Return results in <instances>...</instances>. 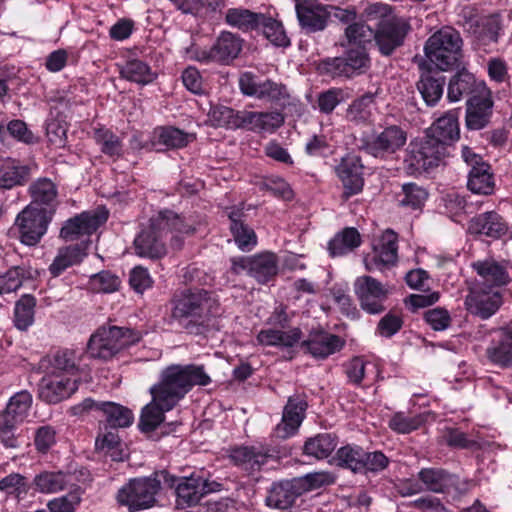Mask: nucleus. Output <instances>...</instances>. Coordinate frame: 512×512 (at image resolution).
<instances>
[{"mask_svg": "<svg viewBox=\"0 0 512 512\" xmlns=\"http://www.w3.org/2000/svg\"><path fill=\"white\" fill-rule=\"evenodd\" d=\"M192 224H188L173 211L160 212L150 219V224L143 228L135 237L133 247L135 254L142 258L160 259L166 255L164 237L168 231L175 233L171 245L180 249L183 241L179 234L194 232Z\"/></svg>", "mask_w": 512, "mask_h": 512, "instance_id": "nucleus-1", "label": "nucleus"}, {"mask_svg": "<svg viewBox=\"0 0 512 512\" xmlns=\"http://www.w3.org/2000/svg\"><path fill=\"white\" fill-rule=\"evenodd\" d=\"M218 313V300L208 291L195 289L174 297L171 318L188 333L200 334Z\"/></svg>", "mask_w": 512, "mask_h": 512, "instance_id": "nucleus-2", "label": "nucleus"}, {"mask_svg": "<svg viewBox=\"0 0 512 512\" xmlns=\"http://www.w3.org/2000/svg\"><path fill=\"white\" fill-rule=\"evenodd\" d=\"M77 372L73 353L68 350L57 352L39 383L40 399L56 404L70 397L78 389Z\"/></svg>", "mask_w": 512, "mask_h": 512, "instance_id": "nucleus-3", "label": "nucleus"}, {"mask_svg": "<svg viewBox=\"0 0 512 512\" xmlns=\"http://www.w3.org/2000/svg\"><path fill=\"white\" fill-rule=\"evenodd\" d=\"M210 383L211 378L203 366L173 364L162 371L159 383L151 388L157 391L158 398L166 402V406L175 407L194 386Z\"/></svg>", "mask_w": 512, "mask_h": 512, "instance_id": "nucleus-4", "label": "nucleus"}, {"mask_svg": "<svg viewBox=\"0 0 512 512\" xmlns=\"http://www.w3.org/2000/svg\"><path fill=\"white\" fill-rule=\"evenodd\" d=\"M462 38L452 27H444L432 34L425 43L424 52L429 62L440 71H448L461 58Z\"/></svg>", "mask_w": 512, "mask_h": 512, "instance_id": "nucleus-5", "label": "nucleus"}, {"mask_svg": "<svg viewBox=\"0 0 512 512\" xmlns=\"http://www.w3.org/2000/svg\"><path fill=\"white\" fill-rule=\"evenodd\" d=\"M140 339L141 334L131 329L117 326L100 327L91 335L87 352L93 358L107 360Z\"/></svg>", "mask_w": 512, "mask_h": 512, "instance_id": "nucleus-6", "label": "nucleus"}, {"mask_svg": "<svg viewBox=\"0 0 512 512\" xmlns=\"http://www.w3.org/2000/svg\"><path fill=\"white\" fill-rule=\"evenodd\" d=\"M32 402L31 393L21 390L10 397L6 408L0 412V440L5 447H18L14 430L28 417Z\"/></svg>", "mask_w": 512, "mask_h": 512, "instance_id": "nucleus-7", "label": "nucleus"}, {"mask_svg": "<svg viewBox=\"0 0 512 512\" xmlns=\"http://www.w3.org/2000/svg\"><path fill=\"white\" fill-rule=\"evenodd\" d=\"M157 476L155 474V476L131 479L119 489L117 493L118 503L128 507L130 511L152 507L161 488V481Z\"/></svg>", "mask_w": 512, "mask_h": 512, "instance_id": "nucleus-8", "label": "nucleus"}, {"mask_svg": "<svg viewBox=\"0 0 512 512\" xmlns=\"http://www.w3.org/2000/svg\"><path fill=\"white\" fill-rule=\"evenodd\" d=\"M241 92L260 101L285 107L292 103L287 87L272 79H260L252 72H244L239 77Z\"/></svg>", "mask_w": 512, "mask_h": 512, "instance_id": "nucleus-9", "label": "nucleus"}, {"mask_svg": "<svg viewBox=\"0 0 512 512\" xmlns=\"http://www.w3.org/2000/svg\"><path fill=\"white\" fill-rule=\"evenodd\" d=\"M407 141L406 131L398 125H388L374 130L362 139L361 148L367 154L381 160L391 159Z\"/></svg>", "mask_w": 512, "mask_h": 512, "instance_id": "nucleus-10", "label": "nucleus"}, {"mask_svg": "<svg viewBox=\"0 0 512 512\" xmlns=\"http://www.w3.org/2000/svg\"><path fill=\"white\" fill-rule=\"evenodd\" d=\"M446 155L447 148L426 135L422 140L410 144L404 163L408 173L417 174L439 166Z\"/></svg>", "mask_w": 512, "mask_h": 512, "instance_id": "nucleus-11", "label": "nucleus"}, {"mask_svg": "<svg viewBox=\"0 0 512 512\" xmlns=\"http://www.w3.org/2000/svg\"><path fill=\"white\" fill-rule=\"evenodd\" d=\"M418 478L426 490L449 494L453 497L467 493L475 485L472 480L462 479L440 468H423L419 471Z\"/></svg>", "mask_w": 512, "mask_h": 512, "instance_id": "nucleus-12", "label": "nucleus"}, {"mask_svg": "<svg viewBox=\"0 0 512 512\" xmlns=\"http://www.w3.org/2000/svg\"><path fill=\"white\" fill-rule=\"evenodd\" d=\"M50 221L51 210L28 205L15 221L21 242L28 246L36 245L46 233Z\"/></svg>", "mask_w": 512, "mask_h": 512, "instance_id": "nucleus-13", "label": "nucleus"}, {"mask_svg": "<svg viewBox=\"0 0 512 512\" xmlns=\"http://www.w3.org/2000/svg\"><path fill=\"white\" fill-rule=\"evenodd\" d=\"M172 485L175 486L176 504L182 509L197 505L205 495L218 491L220 487V484L196 474L174 478Z\"/></svg>", "mask_w": 512, "mask_h": 512, "instance_id": "nucleus-14", "label": "nucleus"}, {"mask_svg": "<svg viewBox=\"0 0 512 512\" xmlns=\"http://www.w3.org/2000/svg\"><path fill=\"white\" fill-rule=\"evenodd\" d=\"M398 236L391 230H385L373 244V250L364 259L367 271H383L394 266L398 259Z\"/></svg>", "mask_w": 512, "mask_h": 512, "instance_id": "nucleus-15", "label": "nucleus"}, {"mask_svg": "<svg viewBox=\"0 0 512 512\" xmlns=\"http://www.w3.org/2000/svg\"><path fill=\"white\" fill-rule=\"evenodd\" d=\"M410 30L409 22L402 17H389L382 20L373 38L382 55L389 56L404 43Z\"/></svg>", "mask_w": 512, "mask_h": 512, "instance_id": "nucleus-16", "label": "nucleus"}, {"mask_svg": "<svg viewBox=\"0 0 512 512\" xmlns=\"http://www.w3.org/2000/svg\"><path fill=\"white\" fill-rule=\"evenodd\" d=\"M108 215L109 213L104 207L83 212L65 222L60 236L65 241H74L82 236H90L107 221Z\"/></svg>", "mask_w": 512, "mask_h": 512, "instance_id": "nucleus-17", "label": "nucleus"}, {"mask_svg": "<svg viewBox=\"0 0 512 512\" xmlns=\"http://www.w3.org/2000/svg\"><path fill=\"white\" fill-rule=\"evenodd\" d=\"M471 267L476 273L475 286L501 290L511 282L508 264L505 261L489 257L474 261Z\"/></svg>", "mask_w": 512, "mask_h": 512, "instance_id": "nucleus-18", "label": "nucleus"}, {"mask_svg": "<svg viewBox=\"0 0 512 512\" xmlns=\"http://www.w3.org/2000/svg\"><path fill=\"white\" fill-rule=\"evenodd\" d=\"M354 291L366 312L378 314L384 310L383 302L388 291L380 281L371 276H360L354 282Z\"/></svg>", "mask_w": 512, "mask_h": 512, "instance_id": "nucleus-19", "label": "nucleus"}, {"mask_svg": "<svg viewBox=\"0 0 512 512\" xmlns=\"http://www.w3.org/2000/svg\"><path fill=\"white\" fill-rule=\"evenodd\" d=\"M308 404L306 397L295 394L288 398L281 422L274 429L276 437L287 439L294 436L305 419Z\"/></svg>", "mask_w": 512, "mask_h": 512, "instance_id": "nucleus-20", "label": "nucleus"}, {"mask_svg": "<svg viewBox=\"0 0 512 512\" xmlns=\"http://www.w3.org/2000/svg\"><path fill=\"white\" fill-rule=\"evenodd\" d=\"M229 459L234 466L252 475L261 471L272 459V455L270 450L262 445L235 446L230 449Z\"/></svg>", "mask_w": 512, "mask_h": 512, "instance_id": "nucleus-21", "label": "nucleus"}, {"mask_svg": "<svg viewBox=\"0 0 512 512\" xmlns=\"http://www.w3.org/2000/svg\"><path fill=\"white\" fill-rule=\"evenodd\" d=\"M503 303L501 290L475 286L466 296L467 309L481 319H488L494 315Z\"/></svg>", "mask_w": 512, "mask_h": 512, "instance_id": "nucleus-22", "label": "nucleus"}, {"mask_svg": "<svg viewBox=\"0 0 512 512\" xmlns=\"http://www.w3.org/2000/svg\"><path fill=\"white\" fill-rule=\"evenodd\" d=\"M295 11L300 26L308 32L324 30L330 16L317 0H295Z\"/></svg>", "mask_w": 512, "mask_h": 512, "instance_id": "nucleus-23", "label": "nucleus"}, {"mask_svg": "<svg viewBox=\"0 0 512 512\" xmlns=\"http://www.w3.org/2000/svg\"><path fill=\"white\" fill-rule=\"evenodd\" d=\"M284 123L280 112L241 111L238 129H246L254 133H273Z\"/></svg>", "mask_w": 512, "mask_h": 512, "instance_id": "nucleus-24", "label": "nucleus"}, {"mask_svg": "<svg viewBox=\"0 0 512 512\" xmlns=\"http://www.w3.org/2000/svg\"><path fill=\"white\" fill-rule=\"evenodd\" d=\"M488 360L501 368L512 366V322L496 331L486 349Z\"/></svg>", "mask_w": 512, "mask_h": 512, "instance_id": "nucleus-25", "label": "nucleus"}, {"mask_svg": "<svg viewBox=\"0 0 512 512\" xmlns=\"http://www.w3.org/2000/svg\"><path fill=\"white\" fill-rule=\"evenodd\" d=\"M304 491L303 483L299 479L274 483L269 490L266 503L271 508L288 509Z\"/></svg>", "mask_w": 512, "mask_h": 512, "instance_id": "nucleus-26", "label": "nucleus"}, {"mask_svg": "<svg viewBox=\"0 0 512 512\" xmlns=\"http://www.w3.org/2000/svg\"><path fill=\"white\" fill-rule=\"evenodd\" d=\"M493 100L490 92L476 95L468 99L466 104L465 124L468 130H481L491 119Z\"/></svg>", "mask_w": 512, "mask_h": 512, "instance_id": "nucleus-27", "label": "nucleus"}, {"mask_svg": "<svg viewBox=\"0 0 512 512\" xmlns=\"http://www.w3.org/2000/svg\"><path fill=\"white\" fill-rule=\"evenodd\" d=\"M363 165L357 156L347 155L336 166L337 176L343 183L345 194L351 196L359 193L364 184L362 177Z\"/></svg>", "mask_w": 512, "mask_h": 512, "instance_id": "nucleus-28", "label": "nucleus"}, {"mask_svg": "<svg viewBox=\"0 0 512 512\" xmlns=\"http://www.w3.org/2000/svg\"><path fill=\"white\" fill-rule=\"evenodd\" d=\"M302 346L314 358L325 359L339 351L344 346V341L339 336L325 331H313Z\"/></svg>", "mask_w": 512, "mask_h": 512, "instance_id": "nucleus-29", "label": "nucleus"}, {"mask_svg": "<svg viewBox=\"0 0 512 512\" xmlns=\"http://www.w3.org/2000/svg\"><path fill=\"white\" fill-rule=\"evenodd\" d=\"M83 406L85 409L102 411L108 425L113 428L129 427L134 419L130 409L114 402H95L92 399H86Z\"/></svg>", "mask_w": 512, "mask_h": 512, "instance_id": "nucleus-30", "label": "nucleus"}, {"mask_svg": "<svg viewBox=\"0 0 512 512\" xmlns=\"http://www.w3.org/2000/svg\"><path fill=\"white\" fill-rule=\"evenodd\" d=\"M427 135L435 138L447 148L448 145L456 142L460 137L458 111L451 110L438 118L429 128Z\"/></svg>", "mask_w": 512, "mask_h": 512, "instance_id": "nucleus-31", "label": "nucleus"}, {"mask_svg": "<svg viewBox=\"0 0 512 512\" xmlns=\"http://www.w3.org/2000/svg\"><path fill=\"white\" fill-rule=\"evenodd\" d=\"M469 231L473 234L498 239L507 233L508 226L498 213L490 211L472 218L469 223Z\"/></svg>", "mask_w": 512, "mask_h": 512, "instance_id": "nucleus-32", "label": "nucleus"}, {"mask_svg": "<svg viewBox=\"0 0 512 512\" xmlns=\"http://www.w3.org/2000/svg\"><path fill=\"white\" fill-rule=\"evenodd\" d=\"M29 179V167L11 157H0V188L12 189Z\"/></svg>", "mask_w": 512, "mask_h": 512, "instance_id": "nucleus-33", "label": "nucleus"}, {"mask_svg": "<svg viewBox=\"0 0 512 512\" xmlns=\"http://www.w3.org/2000/svg\"><path fill=\"white\" fill-rule=\"evenodd\" d=\"M345 373L348 382L356 386L370 385L379 377L378 366L373 362L365 361L362 357L351 359L345 365Z\"/></svg>", "mask_w": 512, "mask_h": 512, "instance_id": "nucleus-34", "label": "nucleus"}, {"mask_svg": "<svg viewBox=\"0 0 512 512\" xmlns=\"http://www.w3.org/2000/svg\"><path fill=\"white\" fill-rule=\"evenodd\" d=\"M152 400L142 409L139 427L142 431L150 432L155 430L164 420L165 412L174 407L166 406V402L160 400L157 391L150 388Z\"/></svg>", "mask_w": 512, "mask_h": 512, "instance_id": "nucleus-35", "label": "nucleus"}, {"mask_svg": "<svg viewBox=\"0 0 512 512\" xmlns=\"http://www.w3.org/2000/svg\"><path fill=\"white\" fill-rule=\"evenodd\" d=\"M73 480L70 473L45 471L35 476L34 485L39 492L51 494L75 487Z\"/></svg>", "mask_w": 512, "mask_h": 512, "instance_id": "nucleus-36", "label": "nucleus"}, {"mask_svg": "<svg viewBox=\"0 0 512 512\" xmlns=\"http://www.w3.org/2000/svg\"><path fill=\"white\" fill-rule=\"evenodd\" d=\"M88 242H81L59 249L57 256L49 267L53 276H59L68 267L79 264L86 256Z\"/></svg>", "mask_w": 512, "mask_h": 512, "instance_id": "nucleus-37", "label": "nucleus"}, {"mask_svg": "<svg viewBox=\"0 0 512 512\" xmlns=\"http://www.w3.org/2000/svg\"><path fill=\"white\" fill-rule=\"evenodd\" d=\"M278 272V259L272 252H263L250 257V276L259 283H267Z\"/></svg>", "mask_w": 512, "mask_h": 512, "instance_id": "nucleus-38", "label": "nucleus"}, {"mask_svg": "<svg viewBox=\"0 0 512 512\" xmlns=\"http://www.w3.org/2000/svg\"><path fill=\"white\" fill-rule=\"evenodd\" d=\"M241 217L242 211L239 209L229 213L230 230L238 248L242 251H250L257 244V236L252 228L243 223Z\"/></svg>", "mask_w": 512, "mask_h": 512, "instance_id": "nucleus-39", "label": "nucleus"}, {"mask_svg": "<svg viewBox=\"0 0 512 512\" xmlns=\"http://www.w3.org/2000/svg\"><path fill=\"white\" fill-rule=\"evenodd\" d=\"M215 62L228 64L238 57L242 50V40L235 34L224 31L212 46Z\"/></svg>", "mask_w": 512, "mask_h": 512, "instance_id": "nucleus-40", "label": "nucleus"}, {"mask_svg": "<svg viewBox=\"0 0 512 512\" xmlns=\"http://www.w3.org/2000/svg\"><path fill=\"white\" fill-rule=\"evenodd\" d=\"M468 189L479 195H491L495 189V179L489 164H482L468 172Z\"/></svg>", "mask_w": 512, "mask_h": 512, "instance_id": "nucleus-41", "label": "nucleus"}, {"mask_svg": "<svg viewBox=\"0 0 512 512\" xmlns=\"http://www.w3.org/2000/svg\"><path fill=\"white\" fill-rule=\"evenodd\" d=\"M225 21L229 26L242 32L259 31L263 14L245 8H230L225 14Z\"/></svg>", "mask_w": 512, "mask_h": 512, "instance_id": "nucleus-42", "label": "nucleus"}, {"mask_svg": "<svg viewBox=\"0 0 512 512\" xmlns=\"http://www.w3.org/2000/svg\"><path fill=\"white\" fill-rule=\"evenodd\" d=\"M502 31L501 18L498 14L481 17L473 29L475 38L483 45L496 43Z\"/></svg>", "mask_w": 512, "mask_h": 512, "instance_id": "nucleus-43", "label": "nucleus"}, {"mask_svg": "<svg viewBox=\"0 0 512 512\" xmlns=\"http://www.w3.org/2000/svg\"><path fill=\"white\" fill-rule=\"evenodd\" d=\"M301 331L293 328L288 331L275 329L261 330L257 335V342L264 346L292 347L299 342Z\"/></svg>", "mask_w": 512, "mask_h": 512, "instance_id": "nucleus-44", "label": "nucleus"}, {"mask_svg": "<svg viewBox=\"0 0 512 512\" xmlns=\"http://www.w3.org/2000/svg\"><path fill=\"white\" fill-rule=\"evenodd\" d=\"M475 86V76L466 69H462L450 79L447 89V98L450 102H458L465 95L471 94Z\"/></svg>", "mask_w": 512, "mask_h": 512, "instance_id": "nucleus-45", "label": "nucleus"}, {"mask_svg": "<svg viewBox=\"0 0 512 512\" xmlns=\"http://www.w3.org/2000/svg\"><path fill=\"white\" fill-rule=\"evenodd\" d=\"M445 86L444 76L423 74L417 84V88L428 106H434L441 99Z\"/></svg>", "mask_w": 512, "mask_h": 512, "instance_id": "nucleus-46", "label": "nucleus"}, {"mask_svg": "<svg viewBox=\"0 0 512 512\" xmlns=\"http://www.w3.org/2000/svg\"><path fill=\"white\" fill-rule=\"evenodd\" d=\"M120 75L128 81L135 82L140 85H147L153 82L157 76L147 63L139 59L127 61L121 67Z\"/></svg>", "mask_w": 512, "mask_h": 512, "instance_id": "nucleus-47", "label": "nucleus"}, {"mask_svg": "<svg viewBox=\"0 0 512 512\" xmlns=\"http://www.w3.org/2000/svg\"><path fill=\"white\" fill-rule=\"evenodd\" d=\"M375 108V95L373 93H366L355 99L348 106L346 118L356 124L366 123L371 120Z\"/></svg>", "mask_w": 512, "mask_h": 512, "instance_id": "nucleus-48", "label": "nucleus"}, {"mask_svg": "<svg viewBox=\"0 0 512 512\" xmlns=\"http://www.w3.org/2000/svg\"><path fill=\"white\" fill-rule=\"evenodd\" d=\"M361 236L359 232L352 227L345 228L342 232L335 235L329 242V252L335 256H342L360 246Z\"/></svg>", "mask_w": 512, "mask_h": 512, "instance_id": "nucleus-49", "label": "nucleus"}, {"mask_svg": "<svg viewBox=\"0 0 512 512\" xmlns=\"http://www.w3.org/2000/svg\"><path fill=\"white\" fill-rule=\"evenodd\" d=\"M156 138L157 142L166 148L179 149L192 142L195 136L176 127L166 126L156 130Z\"/></svg>", "mask_w": 512, "mask_h": 512, "instance_id": "nucleus-50", "label": "nucleus"}, {"mask_svg": "<svg viewBox=\"0 0 512 512\" xmlns=\"http://www.w3.org/2000/svg\"><path fill=\"white\" fill-rule=\"evenodd\" d=\"M336 446L337 441L334 436L329 433H322L305 442L304 453L316 459H325L331 455Z\"/></svg>", "mask_w": 512, "mask_h": 512, "instance_id": "nucleus-51", "label": "nucleus"}, {"mask_svg": "<svg viewBox=\"0 0 512 512\" xmlns=\"http://www.w3.org/2000/svg\"><path fill=\"white\" fill-rule=\"evenodd\" d=\"M32 203L30 205L39 207L46 205L52 207L57 197L55 184L47 178H41L31 184L29 188Z\"/></svg>", "mask_w": 512, "mask_h": 512, "instance_id": "nucleus-52", "label": "nucleus"}, {"mask_svg": "<svg viewBox=\"0 0 512 512\" xmlns=\"http://www.w3.org/2000/svg\"><path fill=\"white\" fill-rule=\"evenodd\" d=\"M36 299L29 294L23 295L15 304L14 325L21 331L27 330L34 323Z\"/></svg>", "mask_w": 512, "mask_h": 512, "instance_id": "nucleus-53", "label": "nucleus"}, {"mask_svg": "<svg viewBox=\"0 0 512 512\" xmlns=\"http://www.w3.org/2000/svg\"><path fill=\"white\" fill-rule=\"evenodd\" d=\"M426 421L424 414L394 413L388 421L391 430L398 434H408L419 429Z\"/></svg>", "mask_w": 512, "mask_h": 512, "instance_id": "nucleus-54", "label": "nucleus"}, {"mask_svg": "<svg viewBox=\"0 0 512 512\" xmlns=\"http://www.w3.org/2000/svg\"><path fill=\"white\" fill-rule=\"evenodd\" d=\"M362 455V447L357 445H346L337 451L335 460L338 466L360 473L363 471Z\"/></svg>", "mask_w": 512, "mask_h": 512, "instance_id": "nucleus-55", "label": "nucleus"}, {"mask_svg": "<svg viewBox=\"0 0 512 512\" xmlns=\"http://www.w3.org/2000/svg\"><path fill=\"white\" fill-rule=\"evenodd\" d=\"M177 9L185 14L206 16L215 12L220 6V0H170Z\"/></svg>", "mask_w": 512, "mask_h": 512, "instance_id": "nucleus-56", "label": "nucleus"}, {"mask_svg": "<svg viewBox=\"0 0 512 512\" xmlns=\"http://www.w3.org/2000/svg\"><path fill=\"white\" fill-rule=\"evenodd\" d=\"M177 9L185 14L206 16L215 12L220 6V0H170Z\"/></svg>", "mask_w": 512, "mask_h": 512, "instance_id": "nucleus-57", "label": "nucleus"}, {"mask_svg": "<svg viewBox=\"0 0 512 512\" xmlns=\"http://www.w3.org/2000/svg\"><path fill=\"white\" fill-rule=\"evenodd\" d=\"M427 191L415 183H407L402 186L398 202L401 206L416 210L420 209L427 200Z\"/></svg>", "mask_w": 512, "mask_h": 512, "instance_id": "nucleus-58", "label": "nucleus"}, {"mask_svg": "<svg viewBox=\"0 0 512 512\" xmlns=\"http://www.w3.org/2000/svg\"><path fill=\"white\" fill-rule=\"evenodd\" d=\"M240 112L227 106L218 105L211 107L208 117L216 127L238 129Z\"/></svg>", "mask_w": 512, "mask_h": 512, "instance_id": "nucleus-59", "label": "nucleus"}, {"mask_svg": "<svg viewBox=\"0 0 512 512\" xmlns=\"http://www.w3.org/2000/svg\"><path fill=\"white\" fill-rule=\"evenodd\" d=\"M94 138L105 155L110 157H119L122 155V143L119 137L111 130L106 128L96 129L94 132Z\"/></svg>", "mask_w": 512, "mask_h": 512, "instance_id": "nucleus-60", "label": "nucleus"}, {"mask_svg": "<svg viewBox=\"0 0 512 512\" xmlns=\"http://www.w3.org/2000/svg\"><path fill=\"white\" fill-rule=\"evenodd\" d=\"M261 22L260 30L264 36L275 46L286 47L290 44L282 24L263 14V21Z\"/></svg>", "mask_w": 512, "mask_h": 512, "instance_id": "nucleus-61", "label": "nucleus"}, {"mask_svg": "<svg viewBox=\"0 0 512 512\" xmlns=\"http://www.w3.org/2000/svg\"><path fill=\"white\" fill-rule=\"evenodd\" d=\"M373 36L374 30L362 22L353 23L345 29L348 46L365 47L366 43L371 42Z\"/></svg>", "mask_w": 512, "mask_h": 512, "instance_id": "nucleus-62", "label": "nucleus"}, {"mask_svg": "<svg viewBox=\"0 0 512 512\" xmlns=\"http://www.w3.org/2000/svg\"><path fill=\"white\" fill-rule=\"evenodd\" d=\"M343 59H345L346 68H349L348 73L350 77L355 72H363L369 67L370 64L366 48L360 46H350Z\"/></svg>", "mask_w": 512, "mask_h": 512, "instance_id": "nucleus-63", "label": "nucleus"}, {"mask_svg": "<svg viewBox=\"0 0 512 512\" xmlns=\"http://www.w3.org/2000/svg\"><path fill=\"white\" fill-rule=\"evenodd\" d=\"M81 500V490L78 486L69 489V493L50 500L47 504L50 512H75Z\"/></svg>", "mask_w": 512, "mask_h": 512, "instance_id": "nucleus-64", "label": "nucleus"}]
</instances>
